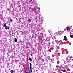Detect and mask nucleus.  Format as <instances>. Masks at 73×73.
Masks as SVG:
<instances>
[{"instance_id":"obj_1","label":"nucleus","mask_w":73,"mask_h":73,"mask_svg":"<svg viewBox=\"0 0 73 73\" xmlns=\"http://www.w3.org/2000/svg\"><path fill=\"white\" fill-rule=\"evenodd\" d=\"M71 57H68L66 59V61H64V60L63 61L64 62V63L65 64H69V63L70 62V60H71Z\"/></svg>"},{"instance_id":"obj_2","label":"nucleus","mask_w":73,"mask_h":73,"mask_svg":"<svg viewBox=\"0 0 73 73\" xmlns=\"http://www.w3.org/2000/svg\"><path fill=\"white\" fill-rule=\"evenodd\" d=\"M60 68L62 70V69H65V66H64V64H62L60 66Z\"/></svg>"},{"instance_id":"obj_3","label":"nucleus","mask_w":73,"mask_h":73,"mask_svg":"<svg viewBox=\"0 0 73 73\" xmlns=\"http://www.w3.org/2000/svg\"><path fill=\"white\" fill-rule=\"evenodd\" d=\"M29 68L31 72H32V64L31 63H30Z\"/></svg>"},{"instance_id":"obj_4","label":"nucleus","mask_w":73,"mask_h":73,"mask_svg":"<svg viewBox=\"0 0 73 73\" xmlns=\"http://www.w3.org/2000/svg\"><path fill=\"white\" fill-rule=\"evenodd\" d=\"M59 44H64V43H63V42L61 40H60L59 41Z\"/></svg>"},{"instance_id":"obj_5","label":"nucleus","mask_w":73,"mask_h":73,"mask_svg":"<svg viewBox=\"0 0 73 73\" xmlns=\"http://www.w3.org/2000/svg\"><path fill=\"white\" fill-rule=\"evenodd\" d=\"M68 69V66L67 65H66L64 66V69Z\"/></svg>"},{"instance_id":"obj_6","label":"nucleus","mask_w":73,"mask_h":73,"mask_svg":"<svg viewBox=\"0 0 73 73\" xmlns=\"http://www.w3.org/2000/svg\"><path fill=\"white\" fill-rule=\"evenodd\" d=\"M58 50H57L55 52V54L56 55H57L58 53L57 52H58Z\"/></svg>"},{"instance_id":"obj_7","label":"nucleus","mask_w":73,"mask_h":73,"mask_svg":"<svg viewBox=\"0 0 73 73\" xmlns=\"http://www.w3.org/2000/svg\"><path fill=\"white\" fill-rule=\"evenodd\" d=\"M66 29L68 31H70V29L69 27H68V26H67V27H66Z\"/></svg>"},{"instance_id":"obj_8","label":"nucleus","mask_w":73,"mask_h":73,"mask_svg":"<svg viewBox=\"0 0 73 73\" xmlns=\"http://www.w3.org/2000/svg\"><path fill=\"white\" fill-rule=\"evenodd\" d=\"M64 39L65 41H66V40H67V38L66 36L64 37Z\"/></svg>"},{"instance_id":"obj_9","label":"nucleus","mask_w":73,"mask_h":73,"mask_svg":"<svg viewBox=\"0 0 73 73\" xmlns=\"http://www.w3.org/2000/svg\"><path fill=\"white\" fill-rule=\"evenodd\" d=\"M14 40H14L15 42H17V39L16 38H15Z\"/></svg>"},{"instance_id":"obj_10","label":"nucleus","mask_w":73,"mask_h":73,"mask_svg":"<svg viewBox=\"0 0 73 73\" xmlns=\"http://www.w3.org/2000/svg\"><path fill=\"white\" fill-rule=\"evenodd\" d=\"M5 29H9V27L6 26L5 27Z\"/></svg>"},{"instance_id":"obj_11","label":"nucleus","mask_w":73,"mask_h":73,"mask_svg":"<svg viewBox=\"0 0 73 73\" xmlns=\"http://www.w3.org/2000/svg\"><path fill=\"white\" fill-rule=\"evenodd\" d=\"M6 26H7V24L6 23H5L3 25V27H5Z\"/></svg>"},{"instance_id":"obj_12","label":"nucleus","mask_w":73,"mask_h":73,"mask_svg":"<svg viewBox=\"0 0 73 73\" xmlns=\"http://www.w3.org/2000/svg\"><path fill=\"white\" fill-rule=\"evenodd\" d=\"M29 60L30 61H32V59L31 58H29Z\"/></svg>"},{"instance_id":"obj_13","label":"nucleus","mask_w":73,"mask_h":73,"mask_svg":"<svg viewBox=\"0 0 73 73\" xmlns=\"http://www.w3.org/2000/svg\"><path fill=\"white\" fill-rule=\"evenodd\" d=\"M31 19H29L28 20V21H29V22H31Z\"/></svg>"},{"instance_id":"obj_14","label":"nucleus","mask_w":73,"mask_h":73,"mask_svg":"<svg viewBox=\"0 0 73 73\" xmlns=\"http://www.w3.org/2000/svg\"><path fill=\"white\" fill-rule=\"evenodd\" d=\"M51 61L52 62H53V58H52L51 59Z\"/></svg>"},{"instance_id":"obj_15","label":"nucleus","mask_w":73,"mask_h":73,"mask_svg":"<svg viewBox=\"0 0 73 73\" xmlns=\"http://www.w3.org/2000/svg\"><path fill=\"white\" fill-rule=\"evenodd\" d=\"M62 71L63 72H66V70H62Z\"/></svg>"},{"instance_id":"obj_16","label":"nucleus","mask_w":73,"mask_h":73,"mask_svg":"<svg viewBox=\"0 0 73 73\" xmlns=\"http://www.w3.org/2000/svg\"><path fill=\"white\" fill-rule=\"evenodd\" d=\"M10 21L12 23V20L11 19H10Z\"/></svg>"},{"instance_id":"obj_17","label":"nucleus","mask_w":73,"mask_h":73,"mask_svg":"<svg viewBox=\"0 0 73 73\" xmlns=\"http://www.w3.org/2000/svg\"><path fill=\"white\" fill-rule=\"evenodd\" d=\"M11 73H13V71L12 70L11 71Z\"/></svg>"},{"instance_id":"obj_18","label":"nucleus","mask_w":73,"mask_h":73,"mask_svg":"<svg viewBox=\"0 0 73 73\" xmlns=\"http://www.w3.org/2000/svg\"><path fill=\"white\" fill-rule=\"evenodd\" d=\"M70 37H73V35H70Z\"/></svg>"},{"instance_id":"obj_19","label":"nucleus","mask_w":73,"mask_h":73,"mask_svg":"<svg viewBox=\"0 0 73 73\" xmlns=\"http://www.w3.org/2000/svg\"><path fill=\"white\" fill-rule=\"evenodd\" d=\"M64 51H65V52H66V51H67V49H65V50H64Z\"/></svg>"},{"instance_id":"obj_20","label":"nucleus","mask_w":73,"mask_h":73,"mask_svg":"<svg viewBox=\"0 0 73 73\" xmlns=\"http://www.w3.org/2000/svg\"><path fill=\"white\" fill-rule=\"evenodd\" d=\"M57 64H59V63H60V62H59V61H58L57 62Z\"/></svg>"},{"instance_id":"obj_21","label":"nucleus","mask_w":73,"mask_h":73,"mask_svg":"<svg viewBox=\"0 0 73 73\" xmlns=\"http://www.w3.org/2000/svg\"><path fill=\"white\" fill-rule=\"evenodd\" d=\"M66 53L67 54H68V52H66Z\"/></svg>"},{"instance_id":"obj_22","label":"nucleus","mask_w":73,"mask_h":73,"mask_svg":"<svg viewBox=\"0 0 73 73\" xmlns=\"http://www.w3.org/2000/svg\"><path fill=\"white\" fill-rule=\"evenodd\" d=\"M48 58H50V56H48Z\"/></svg>"},{"instance_id":"obj_23","label":"nucleus","mask_w":73,"mask_h":73,"mask_svg":"<svg viewBox=\"0 0 73 73\" xmlns=\"http://www.w3.org/2000/svg\"><path fill=\"white\" fill-rule=\"evenodd\" d=\"M73 65L71 66V68H72V67H73Z\"/></svg>"},{"instance_id":"obj_24","label":"nucleus","mask_w":73,"mask_h":73,"mask_svg":"<svg viewBox=\"0 0 73 73\" xmlns=\"http://www.w3.org/2000/svg\"><path fill=\"white\" fill-rule=\"evenodd\" d=\"M49 33H50V31Z\"/></svg>"},{"instance_id":"obj_25","label":"nucleus","mask_w":73,"mask_h":73,"mask_svg":"<svg viewBox=\"0 0 73 73\" xmlns=\"http://www.w3.org/2000/svg\"><path fill=\"white\" fill-rule=\"evenodd\" d=\"M71 27H72V26H71Z\"/></svg>"}]
</instances>
